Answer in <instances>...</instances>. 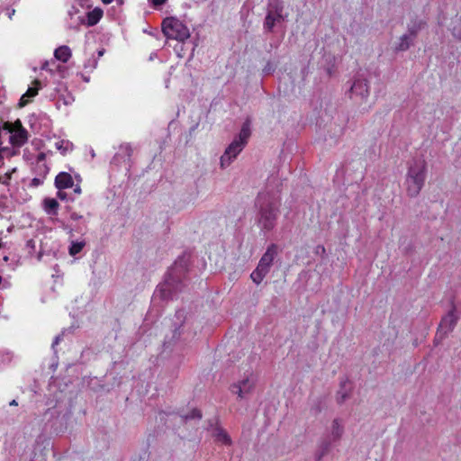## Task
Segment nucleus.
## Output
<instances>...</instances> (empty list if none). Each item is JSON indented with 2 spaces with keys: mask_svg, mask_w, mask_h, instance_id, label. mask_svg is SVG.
I'll use <instances>...</instances> for the list:
<instances>
[{
  "mask_svg": "<svg viewBox=\"0 0 461 461\" xmlns=\"http://www.w3.org/2000/svg\"><path fill=\"white\" fill-rule=\"evenodd\" d=\"M259 217L258 223L264 230H271L275 225L279 212V200L268 194L258 197Z\"/></svg>",
  "mask_w": 461,
  "mask_h": 461,
  "instance_id": "nucleus-1",
  "label": "nucleus"
},
{
  "mask_svg": "<svg viewBox=\"0 0 461 461\" xmlns=\"http://www.w3.org/2000/svg\"><path fill=\"white\" fill-rule=\"evenodd\" d=\"M426 178V162L416 159L410 166L406 177V189L410 196H417L424 185Z\"/></svg>",
  "mask_w": 461,
  "mask_h": 461,
  "instance_id": "nucleus-2",
  "label": "nucleus"
},
{
  "mask_svg": "<svg viewBox=\"0 0 461 461\" xmlns=\"http://www.w3.org/2000/svg\"><path fill=\"white\" fill-rule=\"evenodd\" d=\"M162 31L167 38L178 41H184L190 37L188 28L174 17H168L163 21Z\"/></svg>",
  "mask_w": 461,
  "mask_h": 461,
  "instance_id": "nucleus-3",
  "label": "nucleus"
},
{
  "mask_svg": "<svg viewBox=\"0 0 461 461\" xmlns=\"http://www.w3.org/2000/svg\"><path fill=\"white\" fill-rule=\"evenodd\" d=\"M5 134L9 135L10 146L21 149L28 141V131L23 126L20 120L14 122H6L4 123Z\"/></svg>",
  "mask_w": 461,
  "mask_h": 461,
  "instance_id": "nucleus-4",
  "label": "nucleus"
},
{
  "mask_svg": "<svg viewBox=\"0 0 461 461\" xmlns=\"http://www.w3.org/2000/svg\"><path fill=\"white\" fill-rule=\"evenodd\" d=\"M276 255V248L275 245H271L260 258L257 268L250 275L255 284L259 285L263 281L264 277L270 270Z\"/></svg>",
  "mask_w": 461,
  "mask_h": 461,
  "instance_id": "nucleus-5",
  "label": "nucleus"
},
{
  "mask_svg": "<svg viewBox=\"0 0 461 461\" xmlns=\"http://www.w3.org/2000/svg\"><path fill=\"white\" fill-rule=\"evenodd\" d=\"M458 319L459 316L456 313V306L453 305L449 312L445 316H443L440 321L434 339V343L436 345L441 343L442 340L445 339L447 336L453 331Z\"/></svg>",
  "mask_w": 461,
  "mask_h": 461,
  "instance_id": "nucleus-6",
  "label": "nucleus"
},
{
  "mask_svg": "<svg viewBox=\"0 0 461 461\" xmlns=\"http://www.w3.org/2000/svg\"><path fill=\"white\" fill-rule=\"evenodd\" d=\"M20 155V149L13 146H1L0 147V168L5 166V160H11L14 157ZM17 170L16 167H13L6 171L3 176L0 175V183L8 185L12 178V175Z\"/></svg>",
  "mask_w": 461,
  "mask_h": 461,
  "instance_id": "nucleus-7",
  "label": "nucleus"
},
{
  "mask_svg": "<svg viewBox=\"0 0 461 461\" xmlns=\"http://www.w3.org/2000/svg\"><path fill=\"white\" fill-rule=\"evenodd\" d=\"M244 146L242 143H238L233 140L226 149L223 155L221 157L220 164L221 168H225L230 165V163L237 158V156L242 151Z\"/></svg>",
  "mask_w": 461,
  "mask_h": 461,
  "instance_id": "nucleus-8",
  "label": "nucleus"
},
{
  "mask_svg": "<svg viewBox=\"0 0 461 461\" xmlns=\"http://www.w3.org/2000/svg\"><path fill=\"white\" fill-rule=\"evenodd\" d=\"M351 98L365 101L369 95V86L366 79H357L350 88Z\"/></svg>",
  "mask_w": 461,
  "mask_h": 461,
  "instance_id": "nucleus-9",
  "label": "nucleus"
},
{
  "mask_svg": "<svg viewBox=\"0 0 461 461\" xmlns=\"http://www.w3.org/2000/svg\"><path fill=\"white\" fill-rule=\"evenodd\" d=\"M254 388V381L249 377H247L238 383L231 385V393L236 394L240 399L246 398L251 393Z\"/></svg>",
  "mask_w": 461,
  "mask_h": 461,
  "instance_id": "nucleus-10",
  "label": "nucleus"
},
{
  "mask_svg": "<svg viewBox=\"0 0 461 461\" xmlns=\"http://www.w3.org/2000/svg\"><path fill=\"white\" fill-rule=\"evenodd\" d=\"M344 434L343 421L339 418H335L330 427V439L331 441H339Z\"/></svg>",
  "mask_w": 461,
  "mask_h": 461,
  "instance_id": "nucleus-11",
  "label": "nucleus"
},
{
  "mask_svg": "<svg viewBox=\"0 0 461 461\" xmlns=\"http://www.w3.org/2000/svg\"><path fill=\"white\" fill-rule=\"evenodd\" d=\"M72 176L66 172L59 173L55 178V185L59 190H63L73 186Z\"/></svg>",
  "mask_w": 461,
  "mask_h": 461,
  "instance_id": "nucleus-12",
  "label": "nucleus"
},
{
  "mask_svg": "<svg viewBox=\"0 0 461 461\" xmlns=\"http://www.w3.org/2000/svg\"><path fill=\"white\" fill-rule=\"evenodd\" d=\"M351 394V388L347 386V382L340 384V389L336 393V401L338 404H343Z\"/></svg>",
  "mask_w": 461,
  "mask_h": 461,
  "instance_id": "nucleus-13",
  "label": "nucleus"
},
{
  "mask_svg": "<svg viewBox=\"0 0 461 461\" xmlns=\"http://www.w3.org/2000/svg\"><path fill=\"white\" fill-rule=\"evenodd\" d=\"M213 437L215 440L221 444L230 446L232 441L230 435L221 428H216L213 431Z\"/></svg>",
  "mask_w": 461,
  "mask_h": 461,
  "instance_id": "nucleus-14",
  "label": "nucleus"
},
{
  "mask_svg": "<svg viewBox=\"0 0 461 461\" xmlns=\"http://www.w3.org/2000/svg\"><path fill=\"white\" fill-rule=\"evenodd\" d=\"M250 124L249 122H246L243 123L242 128L238 135L237 138H235L233 140L237 141L240 144L242 143V146H246L248 140L250 136Z\"/></svg>",
  "mask_w": 461,
  "mask_h": 461,
  "instance_id": "nucleus-15",
  "label": "nucleus"
},
{
  "mask_svg": "<svg viewBox=\"0 0 461 461\" xmlns=\"http://www.w3.org/2000/svg\"><path fill=\"white\" fill-rule=\"evenodd\" d=\"M416 32L411 31L410 35L404 34L400 38V43L396 46V50L403 51L410 48L412 39L415 37Z\"/></svg>",
  "mask_w": 461,
  "mask_h": 461,
  "instance_id": "nucleus-16",
  "label": "nucleus"
},
{
  "mask_svg": "<svg viewBox=\"0 0 461 461\" xmlns=\"http://www.w3.org/2000/svg\"><path fill=\"white\" fill-rule=\"evenodd\" d=\"M284 20H285L284 15H281V17H277L276 14L267 12V14L266 16L265 23H264V27L267 31H272V29L274 28V26L276 25V23H281Z\"/></svg>",
  "mask_w": 461,
  "mask_h": 461,
  "instance_id": "nucleus-17",
  "label": "nucleus"
},
{
  "mask_svg": "<svg viewBox=\"0 0 461 461\" xmlns=\"http://www.w3.org/2000/svg\"><path fill=\"white\" fill-rule=\"evenodd\" d=\"M54 56L57 59L67 62L71 57V50L68 46H60L55 50Z\"/></svg>",
  "mask_w": 461,
  "mask_h": 461,
  "instance_id": "nucleus-18",
  "label": "nucleus"
},
{
  "mask_svg": "<svg viewBox=\"0 0 461 461\" xmlns=\"http://www.w3.org/2000/svg\"><path fill=\"white\" fill-rule=\"evenodd\" d=\"M284 6L280 0H272L268 5V13H274L277 17L283 15Z\"/></svg>",
  "mask_w": 461,
  "mask_h": 461,
  "instance_id": "nucleus-19",
  "label": "nucleus"
},
{
  "mask_svg": "<svg viewBox=\"0 0 461 461\" xmlns=\"http://www.w3.org/2000/svg\"><path fill=\"white\" fill-rule=\"evenodd\" d=\"M44 209L48 213L56 214L59 207V203L53 198H46L43 201Z\"/></svg>",
  "mask_w": 461,
  "mask_h": 461,
  "instance_id": "nucleus-20",
  "label": "nucleus"
},
{
  "mask_svg": "<svg viewBox=\"0 0 461 461\" xmlns=\"http://www.w3.org/2000/svg\"><path fill=\"white\" fill-rule=\"evenodd\" d=\"M103 15V12L100 9H95L92 12L88 13L87 15V23L88 25L96 24Z\"/></svg>",
  "mask_w": 461,
  "mask_h": 461,
  "instance_id": "nucleus-21",
  "label": "nucleus"
},
{
  "mask_svg": "<svg viewBox=\"0 0 461 461\" xmlns=\"http://www.w3.org/2000/svg\"><path fill=\"white\" fill-rule=\"evenodd\" d=\"M39 86L30 87L27 92L22 96L20 105L23 106L28 103L27 97H33L38 94Z\"/></svg>",
  "mask_w": 461,
  "mask_h": 461,
  "instance_id": "nucleus-22",
  "label": "nucleus"
},
{
  "mask_svg": "<svg viewBox=\"0 0 461 461\" xmlns=\"http://www.w3.org/2000/svg\"><path fill=\"white\" fill-rule=\"evenodd\" d=\"M85 247V242H72L69 247V254L75 256L78 254Z\"/></svg>",
  "mask_w": 461,
  "mask_h": 461,
  "instance_id": "nucleus-23",
  "label": "nucleus"
},
{
  "mask_svg": "<svg viewBox=\"0 0 461 461\" xmlns=\"http://www.w3.org/2000/svg\"><path fill=\"white\" fill-rule=\"evenodd\" d=\"M159 292L161 293V296L163 298L169 297L170 292H171V284L168 281H167L164 284H162L159 286Z\"/></svg>",
  "mask_w": 461,
  "mask_h": 461,
  "instance_id": "nucleus-24",
  "label": "nucleus"
},
{
  "mask_svg": "<svg viewBox=\"0 0 461 461\" xmlns=\"http://www.w3.org/2000/svg\"><path fill=\"white\" fill-rule=\"evenodd\" d=\"M58 197L60 199V200H65L67 198V194L62 191V190H59L58 192Z\"/></svg>",
  "mask_w": 461,
  "mask_h": 461,
  "instance_id": "nucleus-25",
  "label": "nucleus"
},
{
  "mask_svg": "<svg viewBox=\"0 0 461 461\" xmlns=\"http://www.w3.org/2000/svg\"><path fill=\"white\" fill-rule=\"evenodd\" d=\"M202 417V414L200 412V411L198 410H194L192 411V418H197V419H200Z\"/></svg>",
  "mask_w": 461,
  "mask_h": 461,
  "instance_id": "nucleus-26",
  "label": "nucleus"
},
{
  "mask_svg": "<svg viewBox=\"0 0 461 461\" xmlns=\"http://www.w3.org/2000/svg\"><path fill=\"white\" fill-rule=\"evenodd\" d=\"M166 1L167 0H152V4L157 6L163 5Z\"/></svg>",
  "mask_w": 461,
  "mask_h": 461,
  "instance_id": "nucleus-27",
  "label": "nucleus"
},
{
  "mask_svg": "<svg viewBox=\"0 0 461 461\" xmlns=\"http://www.w3.org/2000/svg\"><path fill=\"white\" fill-rule=\"evenodd\" d=\"M81 218V215L77 214V212L71 213V219L74 221H77Z\"/></svg>",
  "mask_w": 461,
  "mask_h": 461,
  "instance_id": "nucleus-28",
  "label": "nucleus"
},
{
  "mask_svg": "<svg viewBox=\"0 0 461 461\" xmlns=\"http://www.w3.org/2000/svg\"><path fill=\"white\" fill-rule=\"evenodd\" d=\"M5 132L4 131V126L2 128H0V147L3 146V141H2V133Z\"/></svg>",
  "mask_w": 461,
  "mask_h": 461,
  "instance_id": "nucleus-29",
  "label": "nucleus"
},
{
  "mask_svg": "<svg viewBox=\"0 0 461 461\" xmlns=\"http://www.w3.org/2000/svg\"><path fill=\"white\" fill-rule=\"evenodd\" d=\"M74 192L77 193V194H80L81 193V188L79 186H77L75 189H74Z\"/></svg>",
  "mask_w": 461,
  "mask_h": 461,
  "instance_id": "nucleus-30",
  "label": "nucleus"
},
{
  "mask_svg": "<svg viewBox=\"0 0 461 461\" xmlns=\"http://www.w3.org/2000/svg\"><path fill=\"white\" fill-rule=\"evenodd\" d=\"M59 337H56L52 346L54 347L55 345H57L59 343Z\"/></svg>",
  "mask_w": 461,
  "mask_h": 461,
  "instance_id": "nucleus-31",
  "label": "nucleus"
},
{
  "mask_svg": "<svg viewBox=\"0 0 461 461\" xmlns=\"http://www.w3.org/2000/svg\"><path fill=\"white\" fill-rule=\"evenodd\" d=\"M113 0H102V2L105 5H108L110 3H112Z\"/></svg>",
  "mask_w": 461,
  "mask_h": 461,
  "instance_id": "nucleus-32",
  "label": "nucleus"
},
{
  "mask_svg": "<svg viewBox=\"0 0 461 461\" xmlns=\"http://www.w3.org/2000/svg\"><path fill=\"white\" fill-rule=\"evenodd\" d=\"M10 405H17V402L15 400H13L11 402H10Z\"/></svg>",
  "mask_w": 461,
  "mask_h": 461,
  "instance_id": "nucleus-33",
  "label": "nucleus"
},
{
  "mask_svg": "<svg viewBox=\"0 0 461 461\" xmlns=\"http://www.w3.org/2000/svg\"><path fill=\"white\" fill-rule=\"evenodd\" d=\"M104 50H100V51L98 52V56H99V57L103 56V55H104Z\"/></svg>",
  "mask_w": 461,
  "mask_h": 461,
  "instance_id": "nucleus-34",
  "label": "nucleus"
},
{
  "mask_svg": "<svg viewBox=\"0 0 461 461\" xmlns=\"http://www.w3.org/2000/svg\"><path fill=\"white\" fill-rule=\"evenodd\" d=\"M35 84H36L37 86H39V85H40V82H39V81H35Z\"/></svg>",
  "mask_w": 461,
  "mask_h": 461,
  "instance_id": "nucleus-35",
  "label": "nucleus"
},
{
  "mask_svg": "<svg viewBox=\"0 0 461 461\" xmlns=\"http://www.w3.org/2000/svg\"><path fill=\"white\" fill-rule=\"evenodd\" d=\"M62 148V145H58V149H61Z\"/></svg>",
  "mask_w": 461,
  "mask_h": 461,
  "instance_id": "nucleus-36",
  "label": "nucleus"
}]
</instances>
